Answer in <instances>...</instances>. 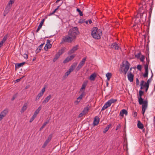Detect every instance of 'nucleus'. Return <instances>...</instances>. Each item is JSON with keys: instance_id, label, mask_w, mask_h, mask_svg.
Instances as JSON below:
<instances>
[{"instance_id": "nucleus-44", "label": "nucleus", "mask_w": 155, "mask_h": 155, "mask_svg": "<svg viewBox=\"0 0 155 155\" xmlns=\"http://www.w3.org/2000/svg\"><path fill=\"white\" fill-rule=\"evenodd\" d=\"M141 55V53L140 52L139 53H138L137 54H135V57L138 58H140Z\"/></svg>"}, {"instance_id": "nucleus-47", "label": "nucleus", "mask_w": 155, "mask_h": 155, "mask_svg": "<svg viewBox=\"0 0 155 155\" xmlns=\"http://www.w3.org/2000/svg\"><path fill=\"white\" fill-rule=\"evenodd\" d=\"M148 71H145L144 74L143 75V76L144 77L146 78L147 77L148 75Z\"/></svg>"}, {"instance_id": "nucleus-23", "label": "nucleus", "mask_w": 155, "mask_h": 155, "mask_svg": "<svg viewBox=\"0 0 155 155\" xmlns=\"http://www.w3.org/2000/svg\"><path fill=\"white\" fill-rule=\"evenodd\" d=\"M96 76V74L95 73L92 74L90 76L89 79L91 81H94L95 79Z\"/></svg>"}, {"instance_id": "nucleus-12", "label": "nucleus", "mask_w": 155, "mask_h": 155, "mask_svg": "<svg viewBox=\"0 0 155 155\" xmlns=\"http://www.w3.org/2000/svg\"><path fill=\"white\" fill-rule=\"evenodd\" d=\"M100 119L99 117L96 116L94 118V120L93 123V125L94 126L97 125L99 123Z\"/></svg>"}, {"instance_id": "nucleus-1", "label": "nucleus", "mask_w": 155, "mask_h": 155, "mask_svg": "<svg viewBox=\"0 0 155 155\" xmlns=\"http://www.w3.org/2000/svg\"><path fill=\"white\" fill-rule=\"evenodd\" d=\"M140 7L139 9L138 13L137 14L135 17L133 19H135L134 20L135 24L133 25V27L137 26V27H139L140 24L139 23L140 22L141 20L143 22L146 21L147 17V13L143 8H146L145 2L142 1L141 3L139 4Z\"/></svg>"}, {"instance_id": "nucleus-50", "label": "nucleus", "mask_w": 155, "mask_h": 155, "mask_svg": "<svg viewBox=\"0 0 155 155\" xmlns=\"http://www.w3.org/2000/svg\"><path fill=\"white\" fill-rule=\"evenodd\" d=\"M75 57V55H71L70 56H68L69 58L70 59V60L71 61V60L73 59Z\"/></svg>"}, {"instance_id": "nucleus-10", "label": "nucleus", "mask_w": 155, "mask_h": 155, "mask_svg": "<svg viewBox=\"0 0 155 155\" xmlns=\"http://www.w3.org/2000/svg\"><path fill=\"white\" fill-rule=\"evenodd\" d=\"M51 41L49 40H47V44L45 45L44 49L45 50H47L48 48H50L51 47V45L50 43Z\"/></svg>"}, {"instance_id": "nucleus-32", "label": "nucleus", "mask_w": 155, "mask_h": 155, "mask_svg": "<svg viewBox=\"0 0 155 155\" xmlns=\"http://www.w3.org/2000/svg\"><path fill=\"white\" fill-rule=\"evenodd\" d=\"M106 76L107 77V80L109 81L112 76V74L110 73H107L106 74Z\"/></svg>"}, {"instance_id": "nucleus-15", "label": "nucleus", "mask_w": 155, "mask_h": 155, "mask_svg": "<svg viewBox=\"0 0 155 155\" xmlns=\"http://www.w3.org/2000/svg\"><path fill=\"white\" fill-rule=\"evenodd\" d=\"M111 105L110 104L108 101L105 103L104 106L103 107L101 110L103 111L107 109L108 107L110 106Z\"/></svg>"}, {"instance_id": "nucleus-11", "label": "nucleus", "mask_w": 155, "mask_h": 155, "mask_svg": "<svg viewBox=\"0 0 155 155\" xmlns=\"http://www.w3.org/2000/svg\"><path fill=\"white\" fill-rule=\"evenodd\" d=\"M78 46L77 45L75 46L74 47L71 49L68 52V54L69 55L71 54L74 53L78 49Z\"/></svg>"}, {"instance_id": "nucleus-19", "label": "nucleus", "mask_w": 155, "mask_h": 155, "mask_svg": "<svg viewBox=\"0 0 155 155\" xmlns=\"http://www.w3.org/2000/svg\"><path fill=\"white\" fill-rule=\"evenodd\" d=\"M45 19H43L41 22L40 23L39 26H38V28L36 31V32H38L39 30L41 28L42 26L43 25V24L45 21Z\"/></svg>"}, {"instance_id": "nucleus-9", "label": "nucleus", "mask_w": 155, "mask_h": 155, "mask_svg": "<svg viewBox=\"0 0 155 155\" xmlns=\"http://www.w3.org/2000/svg\"><path fill=\"white\" fill-rule=\"evenodd\" d=\"M8 112L7 109H5L0 114V120H1L3 117H5Z\"/></svg>"}, {"instance_id": "nucleus-31", "label": "nucleus", "mask_w": 155, "mask_h": 155, "mask_svg": "<svg viewBox=\"0 0 155 155\" xmlns=\"http://www.w3.org/2000/svg\"><path fill=\"white\" fill-rule=\"evenodd\" d=\"M43 95V94L40 92L38 94V95L36 97L35 100L36 101L38 100L39 98L41 97H42Z\"/></svg>"}, {"instance_id": "nucleus-62", "label": "nucleus", "mask_w": 155, "mask_h": 155, "mask_svg": "<svg viewBox=\"0 0 155 155\" xmlns=\"http://www.w3.org/2000/svg\"><path fill=\"white\" fill-rule=\"evenodd\" d=\"M41 50L40 49H38V48L36 50V53H38L40 52Z\"/></svg>"}, {"instance_id": "nucleus-35", "label": "nucleus", "mask_w": 155, "mask_h": 155, "mask_svg": "<svg viewBox=\"0 0 155 155\" xmlns=\"http://www.w3.org/2000/svg\"><path fill=\"white\" fill-rule=\"evenodd\" d=\"M117 101V100L116 99H111L109 100L108 101L110 102V104L111 105L112 104L116 102Z\"/></svg>"}, {"instance_id": "nucleus-8", "label": "nucleus", "mask_w": 155, "mask_h": 155, "mask_svg": "<svg viewBox=\"0 0 155 155\" xmlns=\"http://www.w3.org/2000/svg\"><path fill=\"white\" fill-rule=\"evenodd\" d=\"M144 93V92L141 90H140L139 91V96L138 97V101L139 104L140 105H141L143 103V100L142 97V95Z\"/></svg>"}, {"instance_id": "nucleus-33", "label": "nucleus", "mask_w": 155, "mask_h": 155, "mask_svg": "<svg viewBox=\"0 0 155 155\" xmlns=\"http://www.w3.org/2000/svg\"><path fill=\"white\" fill-rule=\"evenodd\" d=\"M84 65L83 64L79 63L78 66L77 67L76 70L78 71H79L80 69H81L82 67L84 66Z\"/></svg>"}, {"instance_id": "nucleus-16", "label": "nucleus", "mask_w": 155, "mask_h": 155, "mask_svg": "<svg viewBox=\"0 0 155 155\" xmlns=\"http://www.w3.org/2000/svg\"><path fill=\"white\" fill-rule=\"evenodd\" d=\"M134 77V75L130 72L127 75L128 80L131 82L133 81Z\"/></svg>"}, {"instance_id": "nucleus-7", "label": "nucleus", "mask_w": 155, "mask_h": 155, "mask_svg": "<svg viewBox=\"0 0 155 155\" xmlns=\"http://www.w3.org/2000/svg\"><path fill=\"white\" fill-rule=\"evenodd\" d=\"M148 102L147 100L143 101L142 103V113L143 114H144L145 112L147 109V107Z\"/></svg>"}, {"instance_id": "nucleus-37", "label": "nucleus", "mask_w": 155, "mask_h": 155, "mask_svg": "<svg viewBox=\"0 0 155 155\" xmlns=\"http://www.w3.org/2000/svg\"><path fill=\"white\" fill-rule=\"evenodd\" d=\"M61 5L58 6L57 8H56L52 13H50L49 15L50 16L52 15H53L54 14L55 12L56 11L58 10L59 7Z\"/></svg>"}, {"instance_id": "nucleus-22", "label": "nucleus", "mask_w": 155, "mask_h": 155, "mask_svg": "<svg viewBox=\"0 0 155 155\" xmlns=\"http://www.w3.org/2000/svg\"><path fill=\"white\" fill-rule=\"evenodd\" d=\"M27 103H25L24 104V105L22 107L21 111V113H23L26 110L27 108Z\"/></svg>"}, {"instance_id": "nucleus-18", "label": "nucleus", "mask_w": 155, "mask_h": 155, "mask_svg": "<svg viewBox=\"0 0 155 155\" xmlns=\"http://www.w3.org/2000/svg\"><path fill=\"white\" fill-rule=\"evenodd\" d=\"M87 83L86 82H84L82 85V87L80 90V92H84L85 88L87 86Z\"/></svg>"}, {"instance_id": "nucleus-42", "label": "nucleus", "mask_w": 155, "mask_h": 155, "mask_svg": "<svg viewBox=\"0 0 155 155\" xmlns=\"http://www.w3.org/2000/svg\"><path fill=\"white\" fill-rule=\"evenodd\" d=\"M70 61V59L69 58V57H67L65 60H64L63 61V63H66L68 62L69 61Z\"/></svg>"}, {"instance_id": "nucleus-38", "label": "nucleus", "mask_w": 155, "mask_h": 155, "mask_svg": "<svg viewBox=\"0 0 155 155\" xmlns=\"http://www.w3.org/2000/svg\"><path fill=\"white\" fill-rule=\"evenodd\" d=\"M14 0H10L9 1L7 6H9L10 8H11L12 7V4L13 3H14Z\"/></svg>"}, {"instance_id": "nucleus-59", "label": "nucleus", "mask_w": 155, "mask_h": 155, "mask_svg": "<svg viewBox=\"0 0 155 155\" xmlns=\"http://www.w3.org/2000/svg\"><path fill=\"white\" fill-rule=\"evenodd\" d=\"M137 113L136 112H134V113L133 114V115L134 117H137Z\"/></svg>"}, {"instance_id": "nucleus-52", "label": "nucleus", "mask_w": 155, "mask_h": 155, "mask_svg": "<svg viewBox=\"0 0 155 155\" xmlns=\"http://www.w3.org/2000/svg\"><path fill=\"white\" fill-rule=\"evenodd\" d=\"M137 69L140 71L141 70L142 66L140 65H138L137 66Z\"/></svg>"}, {"instance_id": "nucleus-63", "label": "nucleus", "mask_w": 155, "mask_h": 155, "mask_svg": "<svg viewBox=\"0 0 155 155\" xmlns=\"http://www.w3.org/2000/svg\"><path fill=\"white\" fill-rule=\"evenodd\" d=\"M15 97H16V96L14 95L13 96L11 100L12 101H13L15 98Z\"/></svg>"}, {"instance_id": "nucleus-39", "label": "nucleus", "mask_w": 155, "mask_h": 155, "mask_svg": "<svg viewBox=\"0 0 155 155\" xmlns=\"http://www.w3.org/2000/svg\"><path fill=\"white\" fill-rule=\"evenodd\" d=\"M76 11L77 12H78L79 13V15L81 16H82L83 15V14L82 13V12L81 11L79 8H77L76 9Z\"/></svg>"}, {"instance_id": "nucleus-34", "label": "nucleus", "mask_w": 155, "mask_h": 155, "mask_svg": "<svg viewBox=\"0 0 155 155\" xmlns=\"http://www.w3.org/2000/svg\"><path fill=\"white\" fill-rule=\"evenodd\" d=\"M60 55L59 54H58L57 53L55 55V57L53 58V62H55L57 59H58V58L59 57Z\"/></svg>"}, {"instance_id": "nucleus-45", "label": "nucleus", "mask_w": 155, "mask_h": 155, "mask_svg": "<svg viewBox=\"0 0 155 155\" xmlns=\"http://www.w3.org/2000/svg\"><path fill=\"white\" fill-rule=\"evenodd\" d=\"M7 35H5L3 37L2 41L5 42L7 38Z\"/></svg>"}, {"instance_id": "nucleus-64", "label": "nucleus", "mask_w": 155, "mask_h": 155, "mask_svg": "<svg viewBox=\"0 0 155 155\" xmlns=\"http://www.w3.org/2000/svg\"><path fill=\"white\" fill-rule=\"evenodd\" d=\"M154 119L153 120V121L154 122V126L155 127V116L154 117Z\"/></svg>"}, {"instance_id": "nucleus-25", "label": "nucleus", "mask_w": 155, "mask_h": 155, "mask_svg": "<svg viewBox=\"0 0 155 155\" xmlns=\"http://www.w3.org/2000/svg\"><path fill=\"white\" fill-rule=\"evenodd\" d=\"M51 97V96L50 95L48 96L42 102V103H45L47 102L50 100Z\"/></svg>"}, {"instance_id": "nucleus-3", "label": "nucleus", "mask_w": 155, "mask_h": 155, "mask_svg": "<svg viewBox=\"0 0 155 155\" xmlns=\"http://www.w3.org/2000/svg\"><path fill=\"white\" fill-rule=\"evenodd\" d=\"M130 66V64L128 61H123L122 63V65H120V73H123L124 75H126L129 68Z\"/></svg>"}, {"instance_id": "nucleus-4", "label": "nucleus", "mask_w": 155, "mask_h": 155, "mask_svg": "<svg viewBox=\"0 0 155 155\" xmlns=\"http://www.w3.org/2000/svg\"><path fill=\"white\" fill-rule=\"evenodd\" d=\"M80 32L77 27H74L68 31V35L74 38H75L76 36L79 34Z\"/></svg>"}, {"instance_id": "nucleus-41", "label": "nucleus", "mask_w": 155, "mask_h": 155, "mask_svg": "<svg viewBox=\"0 0 155 155\" xmlns=\"http://www.w3.org/2000/svg\"><path fill=\"white\" fill-rule=\"evenodd\" d=\"M86 58H84L82 59V60L80 62V63H81L84 65L85 63V62L86 61Z\"/></svg>"}, {"instance_id": "nucleus-29", "label": "nucleus", "mask_w": 155, "mask_h": 155, "mask_svg": "<svg viewBox=\"0 0 155 155\" xmlns=\"http://www.w3.org/2000/svg\"><path fill=\"white\" fill-rule=\"evenodd\" d=\"M81 94L78 97L77 99V100H80V101L81 100L82 98L85 95V93L84 92H82Z\"/></svg>"}, {"instance_id": "nucleus-28", "label": "nucleus", "mask_w": 155, "mask_h": 155, "mask_svg": "<svg viewBox=\"0 0 155 155\" xmlns=\"http://www.w3.org/2000/svg\"><path fill=\"white\" fill-rule=\"evenodd\" d=\"M25 63V62H22L20 63L16 64H15V68H18L20 67L23 66Z\"/></svg>"}, {"instance_id": "nucleus-48", "label": "nucleus", "mask_w": 155, "mask_h": 155, "mask_svg": "<svg viewBox=\"0 0 155 155\" xmlns=\"http://www.w3.org/2000/svg\"><path fill=\"white\" fill-rule=\"evenodd\" d=\"M52 134H50V135H49V136L48 137L47 140H48L49 141H50L52 138Z\"/></svg>"}, {"instance_id": "nucleus-51", "label": "nucleus", "mask_w": 155, "mask_h": 155, "mask_svg": "<svg viewBox=\"0 0 155 155\" xmlns=\"http://www.w3.org/2000/svg\"><path fill=\"white\" fill-rule=\"evenodd\" d=\"M36 117L34 116V115L32 116V117H31V119H30L29 122L30 123H31L35 119V118Z\"/></svg>"}, {"instance_id": "nucleus-49", "label": "nucleus", "mask_w": 155, "mask_h": 155, "mask_svg": "<svg viewBox=\"0 0 155 155\" xmlns=\"http://www.w3.org/2000/svg\"><path fill=\"white\" fill-rule=\"evenodd\" d=\"M85 22V20L84 19H81L79 20V21H78V23H83Z\"/></svg>"}, {"instance_id": "nucleus-21", "label": "nucleus", "mask_w": 155, "mask_h": 155, "mask_svg": "<svg viewBox=\"0 0 155 155\" xmlns=\"http://www.w3.org/2000/svg\"><path fill=\"white\" fill-rule=\"evenodd\" d=\"M41 106H40L35 111L33 115L36 117L37 116V114L39 113L40 110H41Z\"/></svg>"}, {"instance_id": "nucleus-43", "label": "nucleus", "mask_w": 155, "mask_h": 155, "mask_svg": "<svg viewBox=\"0 0 155 155\" xmlns=\"http://www.w3.org/2000/svg\"><path fill=\"white\" fill-rule=\"evenodd\" d=\"M145 59V56L143 55H142L141 58H140V60L142 62H144V59Z\"/></svg>"}, {"instance_id": "nucleus-55", "label": "nucleus", "mask_w": 155, "mask_h": 155, "mask_svg": "<svg viewBox=\"0 0 155 155\" xmlns=\"http://www.w3.org/2000/svg\"><path fill=\"white\" fill-rule=\"evenodd\" d=\"M44 44V43L41 44L40 46H39L38 48V49H40V50L42 49L43 45Z\"/></svg>"}, {"instance_id": "nucleus-54", "label": "nucleus", "mask_w": 155, "mask_h": 155, "mask_svg": "<svg viewBox=\"0 0 155 155\" xmlns=\"http://www.w3.org/2000/svg\"><path fill=\"white\" fill-rule=\"evenodd\" d=\"M49 122V120L46 121V122H44L43 123V124L42 125V126L44 127L47 125V124Z\"/></svg>"}, {"instance_id": "nucleus-46", "label": "nucleus", "mask_w": 155, "mask_h": 155, "mask_svg": "<svg viewBox=\"0 0 155 155\" xmlns=\"http://www.w3.org/2000/svg\"><path fill=\"white\" fill-rule=\"evenodd\" d=\"M153 76V74L152 73V75L151 76V77H152ZM151 77L150 78H149L147 81V82L146 83V84H147L148 85H149V84L151 82Z\"/></svg>"}, {"instance_id": "nucleus-17", "label": "nucleus", "mask_w": 155, "mask_h": 155, "mask_svg": "<svg viewBox=\"0 0 155 155\" xmlns=\"http://www.w3.org/2000/svg\"><path fill=\"white\" fill-rule=\"evenodd\" d=\"M124 114L127 115V111L125 109H123L121 110L120 113V116H123Z\"/></svg>"}, {"instance_id": "nucleus-60", "label": "nucleus", "mask_w": 155, "mask_h": 155, "mask_svg": "<svg viewBox=\"0 0 155 155\" xmlns=\"http://www.w3.org/2000/svg\"><path fill=\"white\" fill-rule=\"evenodd\" d=\"M136 84L137 85H138L139 84V81L138 80V79L137 78H136Z\"/></svg>"}, {"instance_id": "nucleus-61", "label": "nucleus", "mask_w": 155, "mask_h": 155, "mask_svg": "<svg viewBox=\"0 0 155 155\" xmlns=\"http://www.w3.org/2000/svg\"><path fill=\"white\" fill-rule=\"evenodd\" d=\"M146 61H147V62H146V63H148V64H149V61H150V60H149V57H146Z\"/></svg>"}, {"instance_id": "nucleus-13", "label": "nucleus", "mask_w": 155, "mask_h": 155, "mask_svg": "<svg viewBox=\"0 0 155 155\" xmlns=\"http://www.w3.org/2000/svg\"><path fill=\"white\" fill-rule=\"evenodd\" d=\"M140 89H142L144 87H146L147 86H149V85H148L144 81H142L140 82Z\"/></svg>"}, {"instance_id": "nucleus-40", "label": "nucleus", "mask_w": 155, "mask_h": 155, "mask_svg": "<svg viewBox=\"0 0 155 155\" xmlns=\"http://www.w3.org/2000/svg\"><path fill=\"white\" fill-rule=\"evenodd\" d=\"M149 64H148V63H146V64L144 65V68L145 70V71H148V66Z\"/></svg>"}, {"instance_id": "nucleus-20", "label": "nucleus", "mask_w": 155, "mask_h": 155, "mask_svg": "<svg viewBox=\"0 0 155 155\" xmlns=\"http://www.w3.org/2000/svg\"><path fill=\"white\" fill-rule=\"evenodd\" d=\"M137 126L138 128L141 129H143L144 128L143 124L140 120L138 121Z\"/></svg>"}, {"instance_id": "nucleus-53", "label": "nucleus", "mask_w": 155, "mask_h": 155, "mask_svg": "<svg viewBox=\"0 0 155 155\" xmlns=\"http://www.w3.org/2000/svg\"><path fill=\"white\" fill-rule=\"evenodd\" d=\"M85 115L84 114L81 112V113H80L78 115V117L81 118L83 116Z\"/></svg>"}, {"instance_id": "nucleus-30", "label": "nucleus", "mask_w": 155, "mask_h": 155, "mask_svg": "<svg viewBox=\"0 0 155 155\" xmlns=\"http://www.w3.org/2000/svg\"><path fill=\"white\" fill-rule=\"evenodd\" d=\"M11 8H10L9 6H7L4 11L5 14H7L8 13L10 10Z\"/></svg>"}, {"instance_id": "nucleus-2", "label": "nucleus", "mask_w": 155, "mask_h": 155, "mask_svg": "<svg viewBox=\"0 0 155 155\" xmlns=\"http://www.w3.org/2000/svg\"><path fill=\"white\" fill-rule=\"evenodd\" d=\"M102 35V31L100 29H98L97 28L94 27L92 28L91 35L94 38L99 39L101 38Z\"/></svg>"}, {"instance_id": "nucleus-5", "label": "nucleus", "mask_w": 155, "mask_h": 155, "mask_svg": "<svg viewBox=\"0 0 155 155\" xmlns=\"http://www.w3.org/2000/svg\"><path fill=\"white\" fill-rule=\"evenodd\" d=\"M77 65V63H75L73 64L71 66L69 69L65 73L64 75L63 76L64 78H67L68 76L70 74V73L72 72L73 70L75 68L76 66Z\"/></svg>"}, {"instance_id": "nucleus-6", "label": "nucleus", "mask_w": 155, "mask_h": 155, "mask_svg": "<svg viewBox=\"0 0 155 155\" xmlns=\"http://www.w3.org/2000/svg\"><path fill=\"white\" fill-rule=\"evenodd\" d=\"M73 39H74L73 38L70 36H65L64 37L62 38V40L61 42V44H62L64 43V42H68L71 43L73 41Z\"/></svg>"}, {"instance_id": "nucleus-36", "label": "nucleus", "mask_w": 155, "mask_h": 155, "mask_svg": "<svg viewBox=\"0 0 155 155\" xmlns=\"http://www.w3.org/2000/svg\"><path fill=\"white\" fill-rule=\"evenodd\" d=\"M49 142V141L46 140L42 146V148H45Z\"/></svg>"}, {"instance_id": "nucleus-27", "label": "nucleus", "mask_w": 155, "mask_h": 155, "mask_svg": "<svg viewBox=\"0 0 155 155\" xmlns=\"http://www.w3.org/2000/svg\"><path fill=\"white\" fill-rule=\"evenodd\" d=\"M111 126V125L110 124H109L106 127L104 130L103 132L104 133H106V132L108 130L110 127Z\"/></svg>"}, {"instance_id": "nucleus-14", "label": "nucleus", "mask_w": 155, "mask_h": 155, "mask_svg": "<svg viewBox=\"0 0 155 155\" xmlns=\"http://www.w3.org/2000/svg\"><path fill=\"white\" fill-rule=\"evenodd\" d=\"M111 48L117 50H118L120 48L118 44L116 43H114L112 44L111 45Z\"/></svg>"}, {"instance_id": "nucleus-26", "label": "nucleus", "mask_w": 155, "mask_h": 155, "mask_svg": "<svg viewBox=\"0 0 155 155\" xmlns=\"http://www.w3.org/2000/svg\"><path fill=\"white\" fill-rule=\"evenodd\" d=\"M89 109L88 107H86L84 108L82 112L84 115L87 114L88 112Z\"/></svg>"}, {"instance_id": "nucleus-56", "label": "nucleus", "mask_w": 155, "mask_h": 155, "mask_svg": "<svg viewBox=\"0 0 155 155\" xmlns=\"http://www.w3.org/2000/svg\"><path fill=\"white\" fill-rule=\"evenodd\" d=\"M80 100H77L74 102V104L75 105H77L78 104L79 102L80 101Z\"/></svg>"}, {"instance_id": "nucleus-24", "label": "nucleus", "mask_w": 155, "mask_h": 155, "mask_svg": "<svg viewBox=\"0 0 155 155\" xmlns=\"http://www.w3.org/2000/svg\"><path fill=\"white\" fill-rule=\"evenodd\" d=\"M66 49V48H61V49L59 50L58 53L60 54V55H61L64 53Z\"/></svg>"}, {"instance_id": "nucleus-57", "label": "nucleus", "mask_w": 155, "mask_h": 155, "mask_svg": "<svg viewBox=\"0 0 155 155\" xmlns=\"http://www.w3.org/2000/svg\"><path fill=\"white\" fill-rule=\"evenodd\" d=\"M45 87H44L41 90V91L40 92L44 94V92L45 91Z\"/></svg>"}, {"instance_id": "nucleus-58", "label": "nucleus", "mask_w": 155, "mask_h": 155, "mask_svg": "<svg viewBox=\"0 0 155 155\" xmlns=\"http://www.w3.org/2000/svg\"><path fill=\"white\" fill-rule=\"evenodd\" d=\"M23 57H24V58H25V59H27L28 58V55L27 54H23Z\"/></svg>"}]
</instances>
